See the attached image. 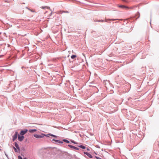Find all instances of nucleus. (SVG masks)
<instances>
[{
  "label": "nucleus",
  "mask_w": 159,
  "mask_h": 159,
  "mask_svg": "<svg viewBox=\"0 0 159 159\" xmlns=\"http://www.w3.org/2000/svg\"><path fill=\"white\" fill-rule=\"evenodd\" d=\"M30 10L31 11H33L32 10Z\"/></svg>",
  "instance_id": "obj_23"
},
{
  "label": "nucleus",
  "mask_w": 159,
  "mask_h": 159,
  "mask_svg": "<svg viewBox=\"0 0 159 159\" xmlns=\"http://www.w3.org/2000/svg\"><path fill=\"white\" fill-rule=\"evenodd\" d=\"M76 57L75 55H73L71 56V57L72 59H73Z\"/></svg>",
  "instance_id": "obj_13"
},
{
  "label": "nucleus",
  "mask_w": 159,
  "mask_h": 159,
  "mask_svg": "<svg viewBox=\"0 0 159 159\" xmlns=\"http://www.w3.org/2000/svg\"><path fill=\"white\" fill-rule=\"evenodd\" d=\"M42 9H44L45 7H41Z\"/></svg>",
  "instance_id": "obj_21"
},
{
  "label": "nucleus",
  "mask_w": 159,
  "mask_h": 159,
  "mask_svg": "<svg viewBox=\"0 0 159 159\" xmlns=\"http://www.w3.org/2000/svg\"><path fill=\"white\" fill-rule=\"evenodd\" d=\"M52 141H54L56 142H57L59 143H63V142L62 141H60L59 140H56V139H52Z\"/></svg>",
  "instance_id": "obj_9"
},
{
  "label": "nucleus",
  "mask_w": 159,
  "mask_h": 159,
  "mask_svg": "<svg viewBox=\"0 0 159 159\" xmlns=\"http://www.w3.org/2000/svg\"><path fill=\"white\" fill-rule=\"evenodd\" d=\"M118 20V19H107L105 20L106 22H107L109 21H114Z\"/></svg>",
  "instance_id": "obj_7"
},
{
  "label": "nucleus",
  "mask_w": 159,
  "mask_h": 159,
  "mask_svg": "<svg viewBox=\"0 0 159 159\" xmlns=\"http://www.w3.org/2000/svg\"><path fill=\"white\" fill-rule=\"evenodd\" d=\"M71 142L73 143H74L75 144H77V143H76L75 142V141H71Z\"/></svg>",
  "instance_id": "obj_18"
},
{
  "label": "nucleus",
  "mask_w": 159,
  "mask_h": 159,
  "mask_svg": "<svg viewBox=\"0 0 159 159\" xmlns=\"http://www.w3.org/2000/svg\"><path fill=\"white\" fill-rule=\"evenodd\" d=\"M47 135H48V134ZM48 135H49L53 136V137L54 135L51 134H48Z\"/></svg>",
  "instance_id": "obj_17"
},
{
  "label": "nucleus",
  "mask_w": 159,
  "mask_h": 159,
  "mask_svg": "<svg viewBox=\"0 0 159 159\" xmlns=\"http://www.w3.org/2000/svg\"><path fill=\"white\" fill-rule=\"evenodd\" d=\"M27 131L28 130L27 129H25L24 130H21L20 132V134L21 135H24L27 133Z\"/></svg>",
  "instance_id": "obj_5"
},
{
  "label": "nucleus",
  "mask_w": 159,
  "mask_h": 159,
  "mask_svg": "<svg viewBox=\"0 0 159 159\" xmlns=\"http://www.w3.org/2000/svg\"><path fill=\"white\" fill-rule=\"evenodd\" d=\"M79 147L82 148V149H85V146H83V145H80V146H78Z\"/></svg>",
  "instance_id": "obj_12"
},
{
  "label": "nucleus",
  "mask_w": 159,
  "mask_h": 159,
  "mask_svg": "<svg viewBox=\"0 0 159 159\" xmlns=\"http://www.w3.org/2000/svg\"><path fill=\"white\" fill-rule=\"evenodd\" d=\"M68 146L69 147H70V148H73L75 149V150H78L79 149L78 148H77L76 147H75V146H72L71 145H69Z\"/></svg>",
  "instance_id": "obj_8"
},
{
  "label": "nucleus",
  "mask_w": 159,
  "mask_h": 159,
  "mask_svg": "<svg viewBox=\"0 0 159 159\" xmlns=\"http://www.w3.org/2000/svg\"><path fill=\"white\" fill-rule=\"evenodd\" d=\"M84 154L87 155L90 158H92V156L90 154L87 152H84Z\"/></svg>",
  "instance_id": "obj_6"
},
{
  "label": "nucleus",
  "mask_w": 159,
  "mask_h": 159,
  "mask_svg": "<svg viewBox=\"0 0 159 159\" xmlns=\"http://www.w3.org/2000/svg\"><path fill=\"white\" fill-rule=\"evenodd\" d=\"M30 10L31 11H33L32 10Z\"/></svg>",
  "instance_id": "obj_22"
},
{
  "label": "nucleus",
  "mask_w": 159,
  "mask_h": 159,
  "mask_svg": "<svg viewBox=\"0 0 159 159\" xmlns=\"http://www.w3.org/2000/svg\"><path fill=\"white\" fill-rule=\"evenodd\" d=\"M18 135V133L17 132H16L15 134H14L13 137V141H15L17 138V135Z\"/></svg>",
  "instance_id": "obj_2"
},
{
  "label": "nucleus",
  "mask_w": 159,
  "mask_h": 159,
  "mask_svg": "<svg viewBox=\"0 0 159 159\" xmlns=\"http://www.w3.org/2000/svg\"><path fill=\"white\" fill-rule=\"evenodd\" d=\"M13 148L14 149L15 151L16 152H18L17 150L16 149V148L14 147H13Z\"/></svg>",
  "instance_id": "obj_15"
},
{
  "label": "nucleus",
  "mask_w": 159,
  "mask_h": 159,
  "mask_svg": "<svg viewBox=\"0 0 159 159\" xmlns=\"http://www.w3.org/2000/svg\"><path fill=\"white\" fill-rule=\"evenodd\" d=\"M53 137H55V138H57V136H56V135H54Z\"/></svg>",
  "instance_id": "obj_20"
},
{
  "label": "nucleus",
  "mask_w": 159,
  "mask_h": 159,
  "mask_svg": "<svg viewBox=\"0 0 159 159\" xmlns=\"http://www.w3.org/2000/svg\"><path fill=\"white\" fill-rule=\"evenodd\" d=\"M34 136L37 138H39L40 139L43 137L44 136H46L47 137H48V135H46L44 134H41L40 135L38 134H35L34 135Z\"/></svg>",
  "instance_id": "obj_1"
},
{
  "label": "nucleus",
  "mask_w": 159,
  "mask_h": 159,
  "mask_svg": "<svg viewBox=\"0 0 159 159\" xmlns=\"http://www.w3.org/2000/svg\"><path fill=\"white\" fill-rule=\"evenodd\" d=\"M63 141L68 143H69V141L66 139H63Z\"/></svg>",
  "instance_id": "obj_14"
},
{
  "label": "nucleus",
  "mask_w": 159,
  "mask_h": 159,
  "mask_svg": "<svg viewBox=\"0 0 159 159\" xmlns=\"http://www.w3.org/2000/svg\"><path fill=\"white\" fill-rule=\"evenodd\" d=\"M36 130L35 129H30V130H29V132H30V133H33L34 132H35V131H36Z\"/></svg>",
  "instance_id": "obj_11"
},
{
  "label": "nucleus",
  "mask_w": 159,
  "mask_h": 159,
  "mask_svg": "<svg viewBox=\"0 0 159 159\" xmlns=\"http://www.w3.org/2000/svg\"><path fill=\"white\" fill-rule=\"evenodd\" d=\"M119 7L121 8H122L125 9L126 10L129 9V8H132L129 7H126L124 5H120L119 6Z\"/></svg>",
  "instance_id": "obj_4"
},
{
  "label": "nucleus",
  "mask_w": 159,
  "mask_h": 159,
  "mask_svg": "<svg viewBox=\"0 0 159 159\" xmlns=\"http://www.w3.org/2000/svg\"><path fill=\"white\" fill-rule=\"evenodd\" d=\"M15 145L17 149L20 150L19 145H18V144L16 142H15Z\"/></svg>",
  "instance_id": "obj_10"
},
{
  "label": "nucleus",
  "mask_w": 159,
  "mask_h": 159,
  "mask_svg": "<svg viewBox=\"0 0 159 159\" xmlns=\"http://www.w3.org/2000/svg\"><path fill=\"white\" fill-rule=\"evenodd\" d=\"M24 159H26V158H24Z\"/></svg>",
  "instance_id": "obj_24"
},
{
  "label": "nucleus",
  "mask_w": 159,
  "mask_h": 159,
  "mask_svg": "<svg viewBox=\"0 0 159 159\" xmlns=\"http://www.w3.org/2000/svg\"><path fill=\"white\" fill-rule=\"evenodd\" d=\"M18 158L19 159H23L22 157H21L20 156H19L18 157Z\"/></svg>",
  "instance_id": "obj_16"
},
{
  "label": "nucleus",
  "mask_w": 159,
  "mask_h": 159,
  "mask_svg": "<svg viewBox=\"0 0 159 159\" xmlns=\"http://www.w3.org/2000/svg\"><path fill=\"white\" fill-rule=\"evenodd\" d=\"M87 150H89V149H88V148H87Z\"/></svg>",
  "instance_id": "obj_25"
},
{
  "label": "nucleus",
  "mask_w": 159,
  "mask_h": 159,
  "mask_svg": "<svg viewBox=\"0 0 159 159\" xmlns=\"http://www.w3.org/2000/svg\"><path fill=\"white\" fill-rule=\"evenodd\" d=\"M24 138V137L23 135L20 136L19 134L18 135V139L20 141H22Z\"/></svg>",
  "instance_id": "obj_3"
},
{
  "label": "nucleus",
  "mask_w": 159,
  "mask_h": 159,
  "mask_svg": "<svg viewBox=\"0 0 159 159\" xmlns=\"http://www.w3.org/2000/svg\"><path fill=\"white\" fill-rule=\"evenodd\" d=\"M101 21V22H104L103 20H99V21Z\"/></svg>",
  "instance_id": "obj_19"
}]
</instances>
